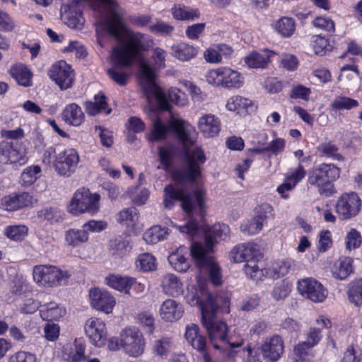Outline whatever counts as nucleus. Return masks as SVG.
I'll return each instance as SVG.
<instances>
[{"label":"nucleus","instance_id":"obj_1","mask_svg":"<svg viewBox=\"0 0 362 362\" xmlns=\"http://www.w3.org/2000/svg\"><path fill=\"white\" fill-rule=\"evenodd\" d=\"M195 201H193L189 193L182 188H177L172 184L164 188V204L166 208H172L175 201L181 202L184 211L192 216L197 214L198 218L192 217L186 224L180 226V230L195 240L204 238V243L194 241L190 246V255L197 267L199 273L197 276V287L192 286L188 290L186 300L191 305L223 300V293L219 296H214L209 289V282L214 286L223 284L222 269L214 256V247L220 241L226 240L230 235L228 226L217 223L211 226L205 224L206 215L205 195L204 189L192 191Z\"/></svg>","mask_w":362,"mask_h":362},{"label":"nucleus","instance_id":"obj_2","mask_svg":"<svg viewBox=\"0 0 362 362\" xmlns=\"http://www.w3.org/2000/svg\"><path fill=\"white\" fill-rule=\"evenodd\" d=\"M104 4V24L108 34L118 44L112 48L114 63L107 70L110 78L119 86L127 83L129 74L124 68L132 67L140 62L144 54L152 47L153 40L140 32L132 30L124 21V9L115 0H100Z\"/></svg>","mask_w":362,"mask_h":362},{"label":"nucleus","instance_id":"obj_3","mask_svg":"<svg viewBox=\"0 0 362 362\" xmlns=\"http://www.w3.org/2000/svg\"><path fill=\"white\" fill-rule=\"evenodd\" d=\"M170 131L174 132L178 141L182 144L185 151V162L182 169H177L172 173L173 180L180 184L189 183L196 186L193 189L200 188L202 184V165L206 161L204 151L196 148L189 151L195 143L194 135L196 129L188 122L180 117H171L168 124H165L160 117H156L153 120L152 128L148 139L150 141H162L166 139Z\"/></svg>","mask_w":362,"mask_h":362},{"label":"nucleus","instance_id":"obj_4","mask_svg":"<svg viewBox=\"0 0 362 362\" xmlns=\"http://www.w3.org/2000/svg\"><path fill=\"white\" fill-rule=\"evenodd\" d=\"M230 297L224 295L222 301L197 304L202 316V323L206 329L211 342L216 349H221V344L226 341L228 326L219 320L216 313L219 309L229 313Z\"/></svg>","mask_w":362,"mask_h":362},{"label":"nucleus","instance_id":"obj_5","mask_svg":"<svg viewBox=\"0 0 362 362\" xmlns=\"http://www.w3.org/2000/svg\"><path fill=\"white\" fill-rule=\"evenodd\" d=\"M341 175V169L333 163H322L308 173V185L317 189L320 194L331 197L336 193L334 182Z\"/></svg>","mask_w":362,"mask_h":362},{"label":"nucleus","instance_id":"obj_6","mask_svg":"<svg viewBox=\"0 0 362 362\" xmlns=\"http://www.w3.org/2000/svg\"><path fill=\"white\" fill-rule=\"evenodd\" d=\"M341 175V169L333 163H322L308 173V185L317 189L320 194L331 197L336 193L334 182Z\"/></svg>","mask_w":362,"mask_h":362},{"label":"nucleus","instance_id":"obj_7","mask_svg":"<svg viewBox=\"0 0 362 362\" xmlns=\"http://www.w3.org/2000/svg\"><path fill=\"white\" fill-rule=\"evenodd\" d=\"M100 199L98 193H91L88 188L81 187L74 194L68 211L75 216L86 213L93 216L100 211Z\"/></svg>","mask_w":362,"mask_h":362},{"label":"nucleus","instance_id":"obj_8","mask_svg":"<svg viewBox=\"0 0 362 362\" xmlns=\"http://www.w3.org/2000/svg\"><path fill=\"white\" fill-rule=\"evenodd\" d=\"M33 276L37 284L54 287L58 286L64 279H67L69 275L66 272L54 266L36 265L33 267Z\"/></svg>","mask_w":362,"mask_h":362},{"label":"nucleus","instance_id":"obj_9","mask_svg":"<svg viewBox=\"0 0 362 362\" xmlns=\"http://www.w3.org/2000/svg\"><path fill=\"white\" fill-rule=\"evenodd\" d=\"M361 208V200L356 192H345L340 195L335 204V211L341 220H349L356 216Z\"/></svg>","mask_w":362,"mask_h":362},{"label":"nucleus","instance_id":"obj_10","mask_svg":"<svg viewBox=\"0 0 362 362\" xmlns=\"http://www.w3.org/2000/svg\"><path fill=\"white\" fill-rule=\"evenodd\" d=\"M120 344L124 351L131 356H141L145 349V340L139 329L127 327L120 334Z\"/></svg>","mask_w":362,"mask_h":362},{"label":"nucleus","instance_id":"obj_11","mask_svg":"<svg viewBox=\"0 0 362 362\" xmlns=\"http://www.w3.org/2000/svg\"><path fill=\"white\" fill-rule=\"evenodd\" d=\"M26 161L25 153L18 141H2L0 142L1 163L23 165Z\"/></svg>","mask_w":362,"mask_h":362},{"label":"nucleus","instance_id":"obj_12","mask_svg":"<svg viewBox=\"0 0 362 362\" xmlns=\"http://www.w3.org/2000/svg\"><path fill=\"white\" fill-rule=\"evenodd\" d=\"M48 75L61 89H67L71 87L74 81V70L64 60L54 63L49 69Z\"/></svg>","mask_w":362,"mask_h":362},{"label":"nucleus","instance_id":"obj_13","mask_svg":"<svg viewBox=\"0 0 362 362\" xmlns=\"http://www.w3.org/2000/svg\"><path fill=\"white\" fill-rule=\"evenodd\" d=\"M79 160L76 150L66 148L55 156L54 167L59 174L69 176L76 169Z\"/></svg>","mask_w":362,"mask_h":362},{"label":"nucleus","instance_id":"obj_14","mask_svg":"<svg viewBox=\"0 0 362 362\" xmlns=\"http://www.w3.org/2000/svg\"><path fill=\"white\" fill-rule=\"evenodd\" d=\"M37 199L29 192H14L1 198L0 209L8 211H14L33 206L37 203Z\"/></svg>","mask_w":362,"mask_h":362},{"label":"nucleus","instance_id":"obj_15","mask_svg":"<svg viewBox=\"0 0 362 362\" xmlns=\"http://www.w3.org/2000/svg\"><path fill=\"white\" fill-rule=\"evenodd\" d=\"M298 291L313 302H322L327 297V290L313 278H305L298 281Z\"/></svg>","mask_w":362,"mask_h":362},{"label":"nucleus","instance_id":"obj_16","mask_svg":"<svg viewBox=\"0 0 362 362\" xmlns=\"http://www.w3.org/2000/svg\"><path fill=\"white\" fill-rule=\"evenodd\" d=\"M85 332L91 343L98 347L103 346L107 341L106 325L103 320L90 317L86 322Z\"/></svg>","mask_w":362,"mask_h":362},{"label":"nucleus","instance_id":"obj_17","mask_svg":"<svg viewBox=\"0 0 362 362\" xmlns=\"http://www.w3.org/2000/svg\"><path fill=\"white\" fill-rule=\"evenodd\" d=\"M89 297L92 307L106 314L111 313L116 305L114 296L104 289L91 288L89 291Z\"/></svg>","mask_w":362,"mask_h":362},{"label":"nucleus","instance_id":"obj_18","mask_svg":"<svg viewBox=\"0 0 362 362\" xmlns=\"http://www.w3.org/2000/svg\"><path fill=\"white\" fill-rule=\"evenodd\" d=\"M262 357L266 362H276L284 351V342L278 334L267 337L260 346Z\"/></svg>","mask_w":362,"mask_h":362},{"label":"nucleus","instance_id":"obj_19","mask_svg":"<svg viewBox=\"0 0 362 362\" xmlns=\"http://www.w3.org/2000/svg\"><path fill=\"white\" fill-rule=\"evenodd\" d=\"M272 211V207L268 204H262L255 209V216L251 221L243 226V230L248 235L259 233L263 228L267 218V214Z\"/></svg>","mask_w":362,"mask_h":362},{"label":"nucleus","instance_id":"obj_20","mask_svg":"<svg viewBox=\"0 0 362 362\" xmlns=\"http://www.w3.org/2000/svg\"><path fill=\"white\" fill-rule=\"evenodd\" d=\"M306 174L307 172L301 163L298 164L297 168L288 172L286 175L284 183L277 188V192L281 197L284 199L288 198V194L286 192L292 190L305 177Z\"/></svg>","mask_w":362,"mask_h":362},{"label":"nucleus","instance_id":"obj_21","mask_svg":"<svg viewBox=\"0 0 362 362\" xmlns=\"http://www.w3.org/2000/svg\"><path fill=\"white\" fill-rule=\"evenodd\" d=\"M259 251L257 245L252 243L239 244L235 246L230 252V257L233 262L246 263L253 258L258 257Z\"/></svg>","mask_w":362,"mask_h":362},{"label":"nucleus","instance_id":"obj_22","mask_svg":"<svg viewBox=\"0 0 362 362\" xmlns=\"http://www.w3.org/2000/svg\"><path fill=\"white\" fill-rule=\"evenodd\" d=\"M197 127L205 137H214L221 130V121L216 115L209 113L199 117Z\"/></svg>","mask_w":362,"mask_h":362},{"label":"nucleus","instance_id":"obj_23","mask_svg":"<svg viewBox=\"0 0 362 362\" xmlns=\"http://www.w3.org/2000/svg\"><path fill=\"white\" fill-rule=\"evenodd\" d=\"M276 54L275 52L267 49L261 52H252L245 57L244 62L250 68L264 69L272 62V58Z\"/></svg>","mask_w":362,"mask_h":362},{"label":"nucleus","instance_id":"obj_24","mask_svg":"<svg viewBox=\"0 0 362 362\" xmlns=\"http://www.w3.org/2000/svg\"><path fill=\"white\" fill-rule=\"evenodd\" d=\"M183 313L182 305L173 299H167L160 305V315L165 321H176L182 316Z\"/></svg>","mask_w":362,"mask_h":362},{"label":"nucleus","instance_id":"obj_25","mask_svg":"<svg viewBox=\"0 0 362 362\" xmlns=\"http://www.w3.org/2000/svg\"><path fill=\"white\" fill-rule=\"evenodd\" d=\"M9 74L19 86L30 87L32 86L33 73L30 69L22 63L15 64L8 70Z\"/></svg>","mask_w":362,"mask_h":362},{"label":"nucleus","instance_id":"obj_26","mask_svg":"<svg viewBox=\"0 0 362 362\" xmlns=\"http://www.w3.org/2000/svg\"><path fill=\"white\" fill-rule=\"evenodd\" d=\"M62 117L64 121L72 126H80L85 119L81 107L76 103L67 105L63 110Z\"/></svg>","mask_w":362,"mask_h":362},{"label":"nucleus","instance_id":"obj_27","mask_svg":"<svg viewBox=\"0 0 362 362\" xmlns=\"http://www.w3.org/2000/svg\"><path fill=\"white\" fill-rule=\"evenodd\" d=\"M185 338L188 343L199 351H204L206 348V339L199 333V327L195 324L187 326Z\"/></svg>","mask_w":362,"mask_h":362},{"label":"nucleus","instance_id":"obj_28","mask_svg":"<svg viewBox=\"0 0 362 362\" xmlns=\"http://www.w3.org/2000/svg\"><path fill=\"white\" fill-rule=\"evenodd\" d=\"M161 286L163 291L169 296H177L182 292V283L172 274H167L163 277Z\"/></svg>","mask_w":362,"mask_h":362},{"label":"nucleus","instance_id":"obj_29","mask_svg":"<svg viewBox=\"0 0 362 362\" xmlns=\"http://www.w3.org/2000/svg\"><path fill=\"white\" fill-rule=\"evenodd\" d=\"M172 51L175 58L186 62L194 58L198 54L199 49L193 45L181 42L173 45Z\"/></svg>","mask_w":362,"mask_h":362},{"label":"nucleus","instance_id":"obj_30","mask_svg":"<svg viewBox=\"0 0 362 362\" xmlns=\"http://www.w3.org/2000/svg\"><path fill=\"white\" fill-rule=\"evenodd\" d=\"M171 11L173 18L178 21H194L200 16L199 9L183 4H175L171 8Z\"/></svg>","mask_w":362,"mask_h":362},{"label":"nucleus","instance_id":"obj_31","mask_svg":"<svg viewBox=\"0 0 362 362\" xmlns=\"http://www.w3.org/2000/svg\"><path fill=\"white\" fill-rule=\"evenodd\" d=\"M131 276L110 274L105 278V284L109 287L125 294L128 293Z\"/></svg>","mask_w":362,"mask_h":362},{"label":"nucleus","instance_id":"obj_32","mask_svg":"<svg viewBox=\"0 0 362 362\" xmlns=\"http://www.w3.org/2000/svg\"><path fill=\"white\" fill-rule=\"evenodd\" d=\"M296 21L288 16H282L274 24V30L284 37H291L296 31Z\"/></svg>","mask_w":362,"mask_h":362},{"label":"nucleus","instance_id":"obj_33","mask_svg":"<svg viewBox=\"0 0 362 362\" xmlns=\"http://www.w3.org/2000/svg\"><path fill=\"white\" fill-rule=\"evenodd\" d=\"M40 316L42 320L46 321L59 320L66 314V310L59 307L55 303H49L47 305L42 306Z\"/></svg>","mask_w":362,"mask_h":362},{"label":"nucleus","instance_id":"obj_34","mask_svg":"<svg viewBox=\"0 0 362 362\" xmlns=\"http://www.w3.org/2000/svg\"><path fill=\"white\" fill-rule=\"evenodd\" d=\"M223 87L239 88L243 86L244 79L241 74L230 67L224 66Z\"/></svg>","mask_w":362,"mask_h":362},{"label":"nucleus","instance_id":"obj_35","mask_svg":"<svg viewBox=\"0 0 362 362\" xmlns=\"http://www.w3.org/2000/svg\"><path fill=\"white\" fill-rule=\"evenodd\" d=\"M86 344L82 339H76L74 348L68 354L69 362H85L88 356L86 355Z\"/></svg>","mask_w":362,"mask_h":362},{"label":"nucleus","instance_id":"obj_36","mask_svg":"<svg viewBox=\"0 0 362 362\" xmlns=\"http://www.w3.org/2000/svg\"><path fill=\"white\" fill-rule=\"evenodd\" d=\"M352 272V260L345 257L335 263L332 270L333 276L338 279H345Z\"/></svg>","mask_w":362,"mask_h":362},{"label":"nucleus","instance_id":"obj_37","mask_svg":"<svg viewBox=\"0 0 362 362\" xmlns=\"http://www.w3.org/2000/svg\"><path fill=\"white\" fill-rule=\"evenodd\" d=\"M244 271L247 276L255 281L261 280L264 275L262 264L259 262L258 257L249 260L245 264Z\"/></svg>","mask_w":362,"mask_h":362},{"label":"nucleus","instance_id":"obj_38","mask_svg":"<svg viewBox=\"0 0 362 362\" xmlns=\"http://www.w3.org/2000/svg\"><path fill=\"white\" fill-rule=\"evenodd\" d=\"M169 262L173 268L179 272H185L190 267L189 260L182 254L181 248L169 256Z\"/></svg>","mask_w":362,"mask_h":362},{"label":"nucleus","instance_id":"obj_39","mask_svg":"<svg viewBox=\"0 0 362 362\" xmlns=\"http://www.w3.org/2000/svg\"><path fill=\"white\" fill-rule=\"evenodd\" d=\"M167 234L166 228L153 226L144 233L143 238L148 243L155 244L165 239Z\"/></svg>","mask_w":362,"mask_h":362},{"label":"nucleus","instance_id":"obj_40","mask_svg":"<svg viewBox=\"0 0 362 362\" xmlns=\"http://www.w3.org/2000/svg\"><path fill=\"white\" fill-rule=\"evenodd\" d=\"M88 233L85 230L70 229L66 233V243L73 247L87 242Z\"/></svg>","mask_w":362,"mask_h":362},{"label":"nucleus","instance_id":"obj_41","mask_svg":"<svg viewBox=\"0 0 362 362\" xmlns=\"http://www.w3.org/2000/svg\"><path fill=\"white\" fill-rule=\"evenodd\" d=\"M317 149L322 156L332 158L337 160L344 159L342 155L339 153V148L331 141L321 144Z\"/></svg>","mask_w":362,"mask_h":362},{"label":"nucleus","instance_id":"obj_42","mask_svg":"<svg viewBox=\"0 0 362 362\" xmlns=\"http://www.w3.org/2000/svg\"><path fill=\"white\" fill-rule=\"evenodd\" d=\"M252 106V101L240 95H235L228 99L226 107L230 111L247 110Z\"/></svg>","mask_w":362,"mask_h":362},{"label":"nucleus","instance_id":"obj_43","mask_svg":"<svg viewBox=\"0 0 362 362\" xmlns=\"http://www.w3.org/2000/svg\"><path fill=\"white\" fill-rule=\"evenodd\" d=\"M175 153L173 145H167L158 148V156L163 169L168 170L171 167L172 160Z\"/></svg>","mask_w":362,"mask_h":362},{"label":"nucleus","instance_id":"obj_44","mask_svg":"<svg viewBox=\"0 0 362 362\" xmlns=\"http://www.w3.org/2000/svg\"><path fill=\"white\" fill-rule=\"evenodd\" d=\"M348 296L356 305H362V279H356L350 284Z\"/></svg>","mask_w":362,"mask_h":362},{"label":"nucleus","instance_id":"obj_45","mask_svg":"<svg viewBox=\"0 0 362 362\" xmlns=\"http://www.w3.org/2000/svg\"><path fill=\"white\" fill-rule=\"evenodd\" d=\"M110 250L112 255L122 257L129 251V243L122 238H117L110 240Z\"/></svg>","mask_w":362,"mask_h":362},{"label":"nucleus","instance_id":"obj_46","mask_svg":"<svg viewBox=\"0 0 362 362\" xmlns=\"http://www.w3.org/2000/svg\"><path fill=\"white\" fill-rule=\"evenodd\" d=\"M107 107V98L100 93L95 96V102H90L86 105L87 112L91 115H95L103 110L105 111Z\"/></svg>","mask_w":362,"mask_h":362},{"label":"nucleus","instance_id":"obj_47","mask_svg":"<svg viewBox=\"0 0 362 362\" xmlns=\"http://www.w3.org/2000/svg\"><path fill=\"white\" fill-rule=\"evenodd\" d=\"M285 146V140L281 138H277L272 141L267 146L262 148H253L251 151L257 153H260L267 151L270 152L272 154L274 155H278L284 151Z\"/></svg>","mask_w":362,"mask_h":362},{"label":"nucleus","instance_id":"obj_48","mask_svg":"<svg viewBox=\"0 0 362 362\" xmlns=\"http://www.w3.org/2000/svg\"><path fill=\"white\" fill-rule=\"evenodd\" d=\"M173 340L170 337H162L155 341L153 351L156 355L164 357L167 356L173 347Z\"/></svg>","mask_w":362,"mask_h":362},{"label":"nucleus","instance_id":"obj_49","mask_svg":"<svg viewBox=\"0 0 362 362\" xmlns=\"http://www.w3.org/2000/svg\"><path fill=\"white\" fill-rule=\"evenodd\" d=\"M311 348V346L304 341L298 343L295 346L293 349L295 362L309 361L313 356V355L309 351V349Z\"/></svg>","mask_w":362,"mask_h":362},{"label":"nucleus","instance_id":"obj_50","mask_svg":"<svg viewBox=\"0 0 362 362\" xmlns=\"http://www.w3.org/2000/svg\"><path fill=\"white\" fill-rule=\"evenodd\" d=\"M334 110H351L358 106V102L346 96H339L336 98L330 105Z\"/></svg>","mask_w":362,"mask_h":362},{"label":"nucleus","instance_id":"obj_51","mask_svg":"<svg viewBox=\"0 0 362 362\" xmlns=\"http://www.w3.org/2000/svg\"><path fill=\"white\" fill-rule=\"evenodd\" d=\"M28 228L23 225L11 226L5 229V235L11 240H21L28 235Z\"/></svg>","mask_w":362,"mask_h":362},{"label":"nucleus","instance_id":"obj_52","mask_svg":"<svg viewBox=\"0 0 362 362\" xmlns=\"http://www.w3.org/2000/svg\"><path fill=\"white\" fill-rule=\"evenodd\" d=\"M40 171V168L37 165L27 168L21 176L22 185L25 187L31 185L37 180Z\"/></svg>","mask_w":362,"mask_h":362},{"label":"nucleus","instance_id":"obj_53","mask_svg":"<svg viewBox=\"0 0 362 362\" xmlns=\"http://www.w3.org/2000/svg\"><path fill=\"white\" fill-rule=\"evenodd\" d=\"M223 70L224 66L209 70L206 74V81L216 86H223Z\"/></svg>","mask_w":362,"mask_h":362},{"label":"nucleus","instance_id":"obj_54","mask_svg":"<svg viewBox=\"0 0 362 362\" xmlns=\"http://www.w3.org/2000/svg\"><path fill=\"white\" fill-rule=\"evenodd\" d=\"M137 262H139L137 267L144 272L153 271L156 268V258L149 253L140 255Z\"/></svg>","mask_w":362,"mask_h":362},{"label":"nucleus","instance_id":"obj_55","mask_svg":"<svg viewBox=\"0 0 362 362\" xmlns=\"http://www.w3.org/2000/svg\"><path fill=\"white\" fill-rule=\"evenodd\" d=\"M168 99L178 106L184 107L188 103L186 94L177 88H170L168 91Z\"/></svg>","mask_w":362,"mask_h":362},{"label":"nucleus","instance_id":"obj_56","mask_svg":"<svg viewBox=\"0 0 362 362\" xmlns=\"http://www.w3.org/2000/svg\"><path fill=\"white\" fill-rule=\"evenodd\" d=\"M138 219V211L135 207L122 210L118 214L117 221L120 223L129 225Z\"/></svg>","mask_w":362,"mask_h":362},{"label":"nucleus","instance_id":"obj_57","mask_svg":"<svg viewBox=\"0 0 362 362\" xmlns=\"http://www.w3.org/2000/svg\"><path fill=\"white\" fill-rule=\"evenodd\" d=\"M203 57L208 63L220 64L222 62V57L216 44L212 45L206 48L203 53Z\"/></svg>","mask_w":362,"mask_h":362},{"label":"nucleus","instance_id":"obj_58","mask_svg":"<svg viewBox=\"0 0 362 362\" xmlns=\"http://www.w3.org/2000/svg\"><path fill=\"white\" fill-rule=\"evenodd\" d=\"M333 241L331 232L328 230H322L319 235L317 250L320 252H325L332 246Z\"/></svg>","mask_w":362,"mask_h":362},{"label":"nucleus","instance_id":"obj_59","mask_svg":"<svg viewBox=\"0 0 362 362\" xmlns=\"http://www.w3.org/2000/svg\"><path fill=\"white\" fill-rule=\"evenodd\" d=\"M362 243L361 235L360 233L354 228L347 233L346 237V247L348 250L358 248Z\"/></svg>","mask_w":362,"mask_h":362},{"label":"nucleus","instance_id":"obj_60","mask_svg":"<svg viewBox=\"0 0 362 362\" xmlns=\"http://www.w3.org/2000/svg\"><path fill=\"white\" fill-rule=\"evenodd\" d=\"M341 362H362V353L359 349L349 346L344 353Z\"/></svg>","mask_w":362,"mask_h":362},{"label":"nucleus","instance_id":"obj_61","mask_svg":"<svg viewBox=\"0 0 362 362\" xmlns=\"http://www.w3.org/2000/svg\"><path fill=\"white\" fill-rule=\"evenodd\" d=\"M313 25L317 28L327 32H334L335 30L334 21L327 17L317 16L313 21Z\"/></svg>","mask_w":362,"mask_h":362},{"label":"nucleus","instance_id":"obj_62","mask_svg":"<svg viewBox=\"0 0 362 362\" xmlns=\"http://www.w3.org/2000/svg\"><path fill=\"white\" fill-rule=\"evenodd\" d=\"M165 57L166 52L164 49L160 47L153 49L151 59L156 69H163L165 66Z\"/></svg>","mask_w":362,"mask_h":362},{"label":"nucleus","instance_id":"obj_63","mask_svg":"<svg viewBox=\"0 0 362 362\" xmlns=\"http://www.w3.org/2000/svg\"><path fill=\"white\" fill-rule=\"evenodd\" d=\"M149 30L153 33L168 35L173 31L174 28L163 21H158L155 24L150 25Z\"/></svg>","mask_w":362,"mask_h":362},{"label":"nucleus","instance_id":"obj_64","mask_svg":"<svg viewBox=\"0 0 362 362\" xmlns=\"http://www.w3.org/2000/svg\"><path fill=\"white\" fill-rule=\"evenodd\" d=\"M298 60L293 54H284L281 60V66L288 71H294L298 66Z\"/></svg>","mask_w":362,"mask_h":362}]
</instances>
